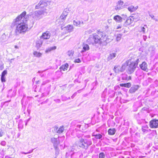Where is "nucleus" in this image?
I'll return each mask as SVG.
<instances>
[{
  "label": "nucleus",
  "instance_id": "c03bdc74",
  "mask_svg": "<svg viewBox=\"0 0 158 158\" xmlns=\"http://www.w3.org/2000/svg\"><path fill=\"white\" fill-rule=\"evenodd\" d=\"M15 49H19V47L17 46V45H15Z\"/></svg>",
  "mask_w": 158,
  "mask_h": 158
},
{
  "label": "nucleus",
  "instance_id": "2eb2a0df",
  "mask_svg": "<svg viewBox=\"0 0 158 158\" xmlns=\"http://www.w3.org/2000/svg\"><path fill=\"white\" fill-rule=\"evenodd\" d=\"M140 67L144 71H147L148 70L147 64L145 62H143L140 65Z\"/></svg>",
  "mask_w": 158,
  "mask_h": 158
},
{
  "label": "nucleus",
  "instance_id": "09e8293b",
  "mask_svg": "<svg viewBox=\"0 0 158 158\" xmlns=\"http://www.w3.org/2000/svg\"><path fill=\"white\" fill-rule=\"evenodd\" d=\"M121 28V26H120V25H119V26H118V27H117V29H119L120 28Z\"/></svg>",
  "mask_w": 158,
  "mask_h": 158
},
{
  "label": "nucleus",
  "instance_id": "0eeeda50",
  "mask_svg": "<svg viewBox=\"0 0 158 158\" xmlns=\"http://www.w3.org/2000/svg\"><path fill=\"white\" fill-rule=\"evenodd\" d=\"M52 142L53 143L54 146L56 150L55 155L56 156L58 154L59 152V150H57V147L60 143L59 139H52Z\"/></svg>",
  "mask_w": 158,
  "mask_h": 158
},
{
  "label": "nucleus",
  "instance_id": "ea45409f",
  "mask_svg": "<svg viewBox=\"0 0 158 158\" xmlns=\"http://www.w3.org/2000/svg\"><path fill=\"white\" fill-rule=\"evenodd\" d=\"M6 144V143L5 141H2L1 143V144L2 146H5Z\"/></svg>",
  "mask_w": 158,
  "mask_h": 158
},
{
  "label": "nucleus",
  "instance_id": "39448f33",
  "mask_svg": "<svg viewBox=\"0 0 158 158\" xmlns=\"http://www.w3.org/2000/svg\"><path fill=\"white\" fill-rule=\"evenodd\" d=\"M91 144V142L88 141L87 139H82L79 143V146L83 148L86 149Z\"/></svg>",
  "mask_w": 158,
  "mask_h": 158
},
{
  "label": "nucleus",
  "instance_id": "cd10ccee",
  "mask_svg": "<svg viewBox=\"0 0 158 158\" xmlns=\"http://www.w3.org/2000/svg\"><path fill=\"white\" fill-rule=\"evenodd\" d=\"M120 86L121 87H124L127 88H129L131 86V85L130 83H122L120 84Z\"/></svg>",
  "mask_w": 158,
  "mask_h": 158
},
{
  "label": "nucleus",
  "instance_id": "a18cd8bd",
  "mask_svg": "<svg viewBox=\"0 0 158 158\" xmlns=\"http://www.w3.org/2000/svg\"><path fill=\"white\" fill-rule=\"evenodd\" d=\"M146 38H147V36H144V35L143 36V38L144 40H146Z\"/></svg>",
  "mask_w": 158,
  "mask_h": 158
},
{
  "label": "nucleus",
  "instance_id": "a211bd4d",
  "mask_svg": "<svg viewBox=\"0 0 158 158\" xmlns=\"http://www.w3.org/2000/svg\"><path fill=\"white\" fill-rule=\"evenodd\" d=\"M117 54L115 53H112L110 54V55L108 56L107 59L108 60H110L115 57Z\"/></svg>",
  "mask_w": 158,
  "mask_h": 158
},
{
  "label": "nucleus",
  "instance_id": "20e7f679",
  "mask_svg": "<svg viewBox=\"0 0 158 158\" xmlns=\"http://www.w3.org/2000/svg\"><path fill=\"white\" fill-rule=\"evenodd\" d=\"M48 12L46 11V10H38L35 11L34 13L32 15V17L34 20H37L39 19L42 18L41 16L42 15H44L45 13H47Z\"/></svg>",
  "mask_w": 158,
  "mask_h": 158
},
{
  "label": "nucleus",
  "instance_id": "4c0bfd02",
  "mask_svg": "<svg viewBox=\"0 0 158 158\" xmlns=\"http://www.w3.org/2000/svg\"><path fill=\"white\" fill-rule=\"evenodd\" d=\"M1 80L2 82H5L6 81L5 77V76H2L1 77Z\"/></svg>",
  "mask_w": 158,
  "mask_h": 158
},
{
  "label": "nucleus",
  "instance_id": "473e14b6",
  "mask_svg": "<svg viewBox=\"0 0 158 158\" xmlns=\"http://www.w3.org/2000/svg\"><path fill=\"white\" fill-rule=\"evenodd\" d=\"M74 53V51L73 50H69L67 54L68 55L70 56H72Z\"/></svg>",
  "mask_w": 158,
  "mask_h": 158
},
{
  "label": "nucleus",
  "instance_id": "9b49d317",
  "mask_svg": "<svg viewBox=\"0 0 158 158\" xmlns=\"http://www.w3.org/2000/svg\"><path fill=\"white\" fill-rule=\"evenodd\" d=\"M64 130V126H61L60 127L58 128L56 127H55V131H56L58 134H60L62 133Z\"/></svg>",
  "mask_w": 158,
  "mask_h": 158
},
{
  "label": "nucleus",
  "instance_id": "603ef678",
  "mask_svg": "<svg viewBox=\"0 0 158 158\" xmlns=\"http://www.w3.org/2000/svg\"><path fill=\"white\" fill-rule=\"evenodd\" d=\"M87 137L89 138V137H90V136H89L88 135V136Z\"/></svg>",
  "mask_w": 158,
  "mask_h": 158
},
{
  "label": "nucleus",
  "instance_id": "7ed1b4c3",
  "mask_svg": "<svg viewBox=\"0 0 158 158\" xmlns=\"http://www.w3.org/2000/svg\"><path fill=\"white\" fill-rule=\"evenodd\" d=\"M139 62V60L137 59L134 61L131 62L130 60H128L124 63L122 66V69L121 71H123L126 67L129 64V66L128 69L129 73L131 74L135 71Z\"/></svg>",
  "mask_w": 158,
  "mask_h": 158
},
{
  "label": "nucleus",
  "instance_id": "f704fd0d",
  "mask_svg": "<svg viewBox=\"0 0 158 158\" xmlns=\"http://www.w3.org/2000/svg\"><path fill=\"white\" fill-rule=\"evenodd\" d=\"M122 35L121 34H119L117 35L116 38V40L117 41H119L121 39Z\"/></svg>",
  "mask_w": 158,
  "mask_h": 158
},
{
  "label": "nucleus",
  "instance_id": "6e6552de",
  "mask_svg": "<svg viewBox=\"0 0 158 158\" xmlns=\"http://www.w3.org/2000/svg\"><path fill=\"white\" fill-rule=\"evenodd\" d=\"M42 7L47 6L50 5L52 6L53 4V2L50 0H41Z\"/></svg>",
  "mask_w": 158,
  "mask_h": 158
},
{
  "label": "nucleus",
  "instance_id": "f257e3e1",
  "mask_svg": "<svg viewBox=\"0 0 158 158\" xmlns=\"http://www.w3.org/2000/svg\"><path fill=\"white\" fill-rule=\"evenodd\" d=\"M30 16V15H26V12L24 11L14 19L13 22L18 24L15 30L16 35L24 34L28 31V25L27 22Z\"/></svg>",
  "mask_w": 158,
  "mask_h": 158
},
{
  "label": "nucleus",
  "instance_id": "4468645a",
  "mask_svg": "<svg viewBox=\"0 0 158 158\" xmlns=\"http://www.w3.org/2000/svg\"><path fill=\"white\" fill-rule=\"evenodd\" d=\"M83 50L81 51V53H83L86 51L89 50V45L87 44H83L82 45Z\"/></svg>",
  "mask_w": 158,
  "mask_h": 158
},
{
  "label": "nucleus",
  "instance_id": "79ce46f5",
  "mask_svg": "<svg viewBox=\"0 0 158 158\" xmlns=\"http://www.w3.org/2000/svg\"><path fill=\"white\" fill-rule=\"evenodd\" d=\"M150 16L152 18V19H153L154 20H155V19L154 18V16L152 15H150Z\"/></svg>",
  "mask_w": 158,
  "mask_h": 158
},
{
  "label": "nucleus",
  "instance_id": "ddd939ff",
  "mask_svg": "<svg viewBox=\"0 0 158 158\" xmlns=\"http://www.w3.org/2000/svg\"><path fill=\"white\" fill-rule=\"evenodd\" d=\"M139 88V86L138 85H135L132 86L130 89L129 92L131 93H134Z\"/></svg>",
  "mask_w": 158,
  "mask_h": 158
},
{
  "label": "nucleus",
  "instance_id": "c9c22d12",
  "mask_svg": "<svg viewBox=\"0 0 158 158\" xmlns=\"http://www.w3.org/2000/svg\"><path fill=\"white\" fill-rule=\"evenodd\" d=\"M105 155L103 152H101L99 154V158H105Z\"/></svg>",
  "mask_w": 158,
  "mask_h": 158
},
{
  "label": "nucleus",
  "instance_id": "5701e85b",
  "mask_svg": "<svg viewBox=\"0 0 158 158\" xmlns=\"http://www.w3.org/2000/svg\"><path fill=\"white\" fill-rule=\"evenodd\" d=\"M69 66V65L67 63H66L64 65H62L61 66L60 69L61 70H63L64 71L67 70Z\"/></svg>",
  "mask_w": 158,
  "mask_h": 158
},
{
  "label": "nucleus",
  "instance_id": "9d476101",
  "mask_svg": "<svg viewBox=\"0 0 158 158\" xmlns=\"http://www.w3.org/2000/svg\"><path fill=\"white\" fill-rule=\"evenodd\" d=\"M51 34L48 31H46L43 33L42 35L40 37V38L43 39H48L50 37Z\"/></svg>",
  "mask_w": 158,
  "mask_h": 158
},
{
  "label": "nucleus",
  "instance_id": "49530a36",
  "mask_svg": "<svg viewBox=\"0 0 158 158\" xmlns=\"http://www.w3.org/2000/svg\"><path fill=\"white\" fill-rule=\"evenodd\" d=\"M34 149H33L32 150H31V151H29L28 152H27V153H28V154L29 153H30L32 152L33 150Z\"/></svg>",
  "mask_w": 158,
  "mask_h": 158
},
{
  "label": "nucleus",
  "instance_id": "4d7b16f0",
  "mask_svg": "<svg viewBox=\"0 0 158 158\" xmlns=\"http://www.w3.org/2000/svg\"><path fill=\"white\" fill-rule=\"evenodd\" d=\"M28 158H31L30 157H29Z\"/></svg>",
  "mask_w": 158,
  "mask_h": 158
},
{
  "label": "nucleus",
  "instance_id": "58836bf2",
  "mask_svg": "<svg viewBox=\"0 0 158 158\" xmlns=\"http://www.w3.org/2000/svg\"><path fill=\"white\" fill-rule=\"evenodd\" d=\"M7 72L6 70L4 71L2 73V76H5V75L7 74Z\"/></svg>",
  "mask_w": 158,
  "mask_h": 158
},
{
  "label": "nucleus",
  "instance_id": "5fc2aeb1",
  "mask_svg": "<svg viewBox=\"0 0 158 158\" xmlns=\"http://www.w3.org/2000/svg\"><path fill=\"white\" fill-rule=\"evenodd\" d=\"M54 158H56V156L55 157H54Z\"/></svg>",
  "mask_w": 158,
  "mask_h": 158
},
{
  "label": "nucleus",
  "instance_id": "c756f323",
  "mask_svg": "<svg viewBox=\"0 0 158 158\" xmlns=\"http://www.w3.org/2000/svg\"><path fill=\"white\" fill-rule=\"evenodd\" d=\"M133 19L131 17L128 18L126 21L127 23L129 24H131L133 21Z\"/></svg>",
  "mask_w": 158,
  "mask_h": 158
},
{
  "label": "nucleus",
  "instance_id": "7c9ffc66",
  "mask_svg": "<svg viewBox=\"0 0 158 158\" xmlns=\"http://www.w3.org/2000/svg\"><path fill=\"white\" fill-rule=\"evenodd\" d=\"M42 3L41 1H40L39 3L35 6V8L36 9H39L40 7H43L42 6Z\"/></svg>",
  "mask_w": 158,
  "mask_h": 158
},
{
  "label": "nucleus",
  "instance_id": "864d4df0",
  "mask_svg": "<svg viewBox=\"0 0 158 158\" xmlns=\"http://www.w3.org/2000/svg\"><path fill=\"white\" fill-rule=\"evenodd\" d=\"M11 149H12L14 150L13 148H11Z\"/></svg>",
  "mask_w": 158,
  "mask_h": 158
},
{
  "label": "nucleus",
  "instance_id": "a19ab883",
  "mask_svg": "<svg viewBox=\"0 0 158 158\" xmlns=\"http://www.w3.org/2000/svg\"><path fill=\"white\" fill-rule=\"evenodd\" d=\"M77 137L78 138H82L83 137V135L81 133H80V134L79 135H78L77 136Z\"/></svg>",
  "mask_w": 158,
  "mask_h": 158
},
{
  "label": "nucleus",
  "instance_id": "72a5a7b5",
  "mask_svg": "<svg viewBox=\"0 0 158 158\" xmlns=\"http://www.w3.org/2000/svg\"><path fill=\"white\" fill-rule=\"evenodd\" d=\"M93 135L94 136H95V138H101L102 137V135L100 134L95 135L94 133Z\"/></svg>",
  "mask_w": 158,
  "mask_h": 158
},
{
  "label": "nucleus",
  "instance_id": "412c9836",
  "mask_svg": "<svg viewBox=\"0 0 158 158\" xmlns=\"http://www.w3.org/2000/svg\"><path fill=\"white\" fill-rule=\"evenodd\" d=\"M147 28V26L146 25H144L143 27H140V32H142L143 34L145 33L146 29Z\"/></svg>",
  "mask_w": 158,
  "mask_h": 158
},
{
  "label": "nucleus",
  "instance_id": "393cba45",
  "mask_svg": "<svg viewBox=\"0 0 158 158\" xmlns=\"http://www.w3.org/2000/svg\"><path fill=\"white\" fill-rule=\"evenodd\" d=\"M56 48V47L55 46L46 49L45 52L46 53L49 52L52 50H55Z\"/></svg>",
  "mask_w": 158,
  "mask_h": 158
},
{
  "label": "nucleus",
  "instance_id": "2f4dec72",
  "mask_svg": "<svg viewBox=\"0 0 158 158\" xmlns=\"http://www.w3.org/2000/svg\"><path fill=\"white\" fill-rule=\"evenodd\" d=\"M131 17L133 19V20H134V19H138L139 16L138 14H135L132 15V16Z\"/></svg>",
  "mask_w": 158,
  "mask_h": 158
},
{
  "label": "nucleus",
  "instance_id": "4be33fe9",
  "mask_svg": "<svg viewBox=\"0 0 158 158\" xmlns=\"http://www.w3.org/2000/svg\"><path fill=\"white\" fill-rule=\"evenodd\" d=\"M65 29L67 31L69 32L72 31L73 29V27L72 25H68L65 28Z\"/></svg>",
  "mask_w": 158,
  "mask_h": 158
},
{
  "label": "nucleus",
  "instance_id": "37998d69",
  "mask_svg": "<svg viewBox=\"0 0 158 158\" xmlns=\"http://www.w3.org/2000/svg\"><path fill=\"white\" fill-rule=\"evenodd\" d=\"M3 135V132L2 131H0V137L2 136Z\"/></svg>",
  "mask_w": 158,
  "mask_h": 158
},
{
  "label": "nucleus",
  "instance_id": "f3484780",
  "mask_svg": "<svg viewBox=\"0 0 158 158\" xmlns=\"http://www.w3.org/2000/svg\"><path fill=\"white\" fill-rule=\"evenodd\" d=\"M138 8V6H137L134 7V6L131 5L129 6L127 9L129 11L132 12L135 11Z\"/></svg>",
  "mask_w": 158,
  "mask_h": 158
},
{
  "label": "nucleus",
  "instance_id": "a878e982",
  "mask_svg": "<svg viewBox=\"0 0 158 158\" xmlns=\"http://www.w3.org/2000/svg\"><path fill=\"white\" fill-rule=\"evenodd\" d=\"M33 55L35 57H40L41 56L42 53L36 51H34L33 53Z\"/></svg>",
  "mask_w": 158,
  "mask_h": 158
},
{
  "label": "nucleus",
  "instance_id": "6ab92c4d",
  "mask_svg": "<svg viewBox=\"0 0 158 158\" xmlns=\"http://www.w3.org/2000/svg\"><path fill=\"white\" fill-rule=\"evenodd\" d=\"M68 15V12H67L66 11H63V12L60 16V18L61 19L63 20H65Z\"/></svg>",
  "mask_w": 158,
  "mask_h": 158
},
{
  "label": "nucleus",
  "instance_id": "3c124183",
  "mask_svg": "<svg viewBox=\"0 0 158 158\" xmlns=\"http://www.w3.org/2000/svg\"><path fill=\"white\" fill-rule=\"evenodd\" d=\"M152 134H156V132H154L152 133Z\"/></svg>",
  "mask_w": 158,
  "mask_h": 158
},
{
  "label": "nucleus",
  "instance_id": "f03ea898",
  "mask_svg": "<svg viewBox=\"0 0 158 158\" xmlns=\"http://www.w3.org/2000/svg\"><path fill=\"white\" fill-rule=\"evenodd\" d=\"M87 42L89 44L93 45L96 44H100L104 42H108L107 36L105 33L100 32L98 35H90L87 40Z\"/></svg>",
  "mask_w": 158,
  "mask_h": 158
},
{
  "label": "nucleus",
  "instance_id": "bb28decb",
  "mask_svg": "<svg viewBox=\"0 0 158 158\" xmlns=\"http://www.w3.org/2000/svg\"><path fill=\"white\" fill-rule=\"evenodd\" d=\"M1 39L2 42H5L7 40L8 37L5 34H4L2 35Z\"/></svg>",
  "mask_w": 158,
  "mask_h": 158
},
{
  "label": "nucleus",
  "instance_id": "6e6d98bb",
  "mask_svg": "<svg viewBox=\"0 0 158 158\" xmlns=\"http://www.w3.org/2000/svg\"><path fill=\"white\" fill-rule=\"evenodd\" d=\"M39 73H40V71H39Z\"/></svg>",
  "mask_w": 158,
  "mask_h": 158
},
{
  "label": "nucleus",
  "instance_id": "423d86ee",
  "mask_svg": "<svg viewBox=\"0 0 158 158\" xmlns=\"http://www.w3.org/2000/svg\"><path fill=\"white\" fill-rule=\"evenodd\" d=\"M123 4L124 2L123 1L121 0L118 1L116 3V6H115L114 10L116 11L120 10L124 8L125 6H127L128 5L127 2L125 3L124 5Z\"/></svg>",
  "mask_w": 158,
  "mask_h": 158
},
{
  "label": "nucleus",
  "instance_id": "dca6fc26",
  "mask_svg": "<svg viewBox=\"0 0 158 158\" xmlns=\"http://www.w3.org/2000/svg\"><path fill=\"white\" fill-rule=\"evenodd\" d=\"M117 22L119 23L122 21V18L120 16L116 15L114 16L113 18Z\"/></svg>",
  "mask_w": 158,
  "mask_h": 158
},
{
  "label": "nucleus",
  "instance_id": "de8ad7c7",
  "mask_svg": "<svg viewBox=\"0 0 158 158\" xmlns=\"http://www.w3.org/2000/svg\"><path fill=\"white\" fill-rule=\"evenodd\" d=\"M21 153L22 154H28V153H27V152H22Z\"/></svg>",
  "mask_w": 158,
  "mask_h": 158
},
{
  "label": "nucleus",
  "instance_id": "1a4fd4ad",
  "mask_svg": "<svg viewBox=\"0 0 158 158\" xmlns=\"http://www.w3.org/2000/svg\"><path fill=\"white\" fill-rule=\"evenodd\" d=\"M150 126L151 128H156L158 127V120L154 119L150 122Z\"/></svg>",
  "mask_w": 158,
  "mask_h": 158
},
{
  "label": "nucleus",
  "instance_id": "f8f14e48",
  "mask_svg": "<svg viewBox=\"0 0 158 158\" xmlns=\"http://www.w3.org/2000/svg\"><path fill=\"white\" fill-rule=\"evenodd\" d=\"M83 24V21L82 20H74L73 21L74 25L77 27H80L82 26Z\"/></svg>",
  "mask_w": 158,
  "mask_h": 158
},
{
  "label": "nucleus",
  "instance_id": "c85d7f7f",
  "mask_svg": "<svg viewBox=\"0 0 158 158\" xmlns=\"http://www.w3.org/2000/svg\"><path fill=\"white\" fill-rule=\"evenodd\" d=\"M115 131L116 130L115 129H110L108 130V132L109 134L110 135H113L115 134Z\"/></svg>",
  "mask_w": 158,
  "mask_h": 158
},
{
  "label": "nucleus",
  "instance_id": "8fccbe9b",
  "mask_svg": "<svg viewBox=\"0 0 158 158\" xmlns=\"http://www.w3.org/2000/svg\"><path fill=\"white\" fill-rule=\"evenodd\" d=\"M142 129H143V132H144L145 131V130L143 129V128Z\"/></svg>",
  "mask_w": 158,
  "mask_h": 158
},
{
  "label": "nucleus",
  "instance_id": "b1692460",
  "mask_svg": "<svg viewBox=\"0 0 158 158\" xmlns=\"http://www.w3.org/2000/svg\"><path fill=\"white\" fill-rule=\"evenodd\" d=\"M122 69V67L120 69V67L118 66H115L114 68V70L115 73H118L119 71L122 72L123 71H121L120 70Z\"/></svg>",
  "mask_w": 158,
  "mask_h": 158
},
{
  "label": "nucleus",
  "instance_id": "e433bc0d",
  "mask_svg": "<svg viewBox=\"0 0 158 158\" xmlns=\"http://www.w3.org/2000/svg\"><path fill=\"white\" fill-rule=\"evenodd\" d=\"M74 62L75 63H80L81 62V61L79 58H77L75 60Z\"/></svg>",
  "mask_w": 158,
  "mask_h": 158
},
{
  "label": "nucleus",
  "instance_id": "aec40b11",
  "mask_svg": "<svg viewBox=\"0 0 158 158\" xmlns=\"http://www.w3.org/2000/svg\"><path fill=\"white\" fill-rule=\"evenodd\" d=\"M42 44V41L41 40H38L36 42V47L39 48L41 47Z\"/></svg>",
  "mask_w": 158,
  "mask_h": 158
}]
</instances>
